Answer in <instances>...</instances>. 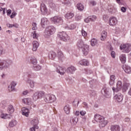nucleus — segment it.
<instances>
[{
  "label": "nucleus",
  "mask_w": 131,
  "mask_h": 131,
  "mask_svg": "<svg viewBox=\"0 0 131 131\" xmlns=\"http://www.w3.org/2000/svg\"><path fill=\"white\" fill-rule=\"evenodd\" d=\"M94 120L99 123L100 127H104V126H106V124H107V121H105L104 117L99 114L95 115Z\"/></svg>",
  "instance_id": "1"
},
{
  "label": "nucleus",
  "mask_w": 131,
  "mask_h": 131,
  "mask_svg": "<svg viewBox=\"0 0 131 131\" xmlns=\"http://www.w3.org/2000/svg\"><path fill=\"white\" fill-rule=\"evenodd\" d=\"M50 21H51L52 23H53V24H59L60 25H62L63 22H64L63 17L58 16H55L51 17L50 18Z\"/></svg>",
  "instance_id": "2"
},
{
  "label": "nucleus",
  "mask_w": 131,
  "mask_h": 131,
  "mask_svg": "<svg viewBox=\"0 0 131 131\" xmlns=\"http://www.w3.org/2000/svg\"><path fill=\"white\" fill-rule=\"evenodd\" d=\"M13 62L11 60L0 61V70H4L9 68L12 65Z\"/></svg>",
  "instance_id": "3"
},
{
  "label": "nucleus",
  "mask_w": 131,
  "mask_h": 131,
  "mask_svg": "<svg viewBox=\"0 0 131 131\" xmlns=\"http://www.w3.org/2000/svg\"><path fill=\"white\" fill-rule=\"evenodd\" d=\"M120 50H121L123 53L128 54L131 51V45L129 43L121 45Z\"/></svg>",
  "instance_id": "4"
},
{
  "label": "nucleus",
  "mask_w": 131,
  "mask_h": 131,
  "mask_svg": "<svg viewBox=\"0 0 131 131\" xmlns=\"http://www.w3.org/2000/svg\"><path fill=\"white\" fill-rule=\"evenodd\" d=\"M56 100V96L52 94H47L44 97V101L46 103H54Z\"/></svg>",
  "instance_id": "5"
},
{
  "label": "nucleus",
  "mask_w": 131,
  "mask_h": 131,
  "mask_svg": "<svg viewBox=\"0 0 131 131\" xmlns=\"http://www.w3.org/2000/svg\"><path fill=\"white\" fill-rule=\"evenodd\" d=\"M57 36L63 41H67L69 39L68 35L65 32H59L57 34Z\"/></svg>",
  "instance_id": "6"
},
{
  "label": "nucleus",
  "mask_w": 131,
  "mask_h": 131,
  "mask_svg": "<svg viewBox=\"0 0 131 131\" xmlns=\"http://www.w3.org/2000/svg\"><path fill=\"white\" fill-rule=\"evenodd\" d=\"M122 88V81L121 80H119L117 81L116 83V88L115 87L112 88L113 92H114V94L115 93H118L119 91L121 90Z\"/></svg>",
  "instance_id": "7"
},
{
  "label": "nucleus",
  "mask_w": 131,
  "mask_h": 131,
  "mask_svg": "<svg viewBox=\"0 0 131 131\" xmlns=\"http://www.w3.org/2000/svg\"><path fill=\"white\" fill-rule=\"evenodd\" d=\"M101 93L105 98H111V89L109 88H104L101 91Z\"/></svg>",
  "instance_id": "8"
},
{
  "label": "nucleus",
  "mask_w": 131,
  "mask_h": 131,
  "mask_svg": "<svg viewBox=\"0 0 131 131\" xmlns=\"http://www.w3.org/2000/svg\"><path fill=\"white\" fill-rule=\"evenodd\" d=\"M45 95V92L42 91H39L35 92L33 95V100L36 101L40 98H41Z\"/></svg>",
  "instance_id": "9"
},
{
  "label": "nucleus",
  "mask_w": 131,
  "mask_h": 131,
  "mask_svg": "<svg viewBox=\"0 0 131 131\" xmlns=\"http://www.w3.org/2000/svg\"><path fill=\"white\" fill-rule=\"evenodd\" d=\"M41 26L43 28H45L46 26H48L50 24V21H49V19L46 17H43L41 19Z\"/></svg>",
  "instance_id": "10"
},
{
  "label": "nucleus",
  "mask_w": 131,
  "mask_h": 131,
  "mask_svg": "<svg viewBox=\"0 0 131 131\" xmlns=\"http://www.w3.org/2000/svg\"><path fill=\"white\" fill-rule=\"evenodd\" d=\"M40 11L42 15H47L48 14V8L45 4L41 3L40 5Z\"/></svg>",
  "instance_id": "11"
},
{
  "label": "nucleus",
  "mask_w": 131,
  "mask_h": 131,
  "mask_svg": "<svg viewBox=\"0 0 131 131\" xmlns=\"http://www.w3.org/2000/svg\"><path fill=\"white\" fill-rule=\"evenodd\" d=\"M48 5L50 8L52 10H54V11H56V10L58 9V6L54 3L53 0H49L48 2Z\"/></svg>",
  "instance_id": "12"
},
{
  "label": "nucleus",
  "mask_w": 131,
  "mask_h": 131,
  "mask_svg": "<svg viewBox=\"0 0 131 131\" xmlns=\"http://www.w3.org/2000/svg\"><path fill=\"white\" fill-rule=\"evenodd\" d=\"M82 53L84 56H86L90 52V46L89 45H84L83 47L81 48Z\"/></svg>",
  "instance_id": "13"
},
{
  "label": "nucleus",
  "mask_w": 131,
  "mask_h": 131,
  "mask_svg": "<svg viewBox=\"0 0 131 131\" xmlns=\"http://www.w3.org/2000/svg\"><path fill=\"white\" fill-rule=\"evenodd\" d=\"M114 99L116 100L117 102H122V100H123V95L121 94V93H118L114 96Z\"/></svg>",
  "instance_id": "14"
},
{
  "label": "nucleus",
  "mask_w": 131,
  "mask_h": 131,
  "mask_svg": "<svg viewBox=\"0 0 131 131\" xmlns=\"http://www.w3.org/2000/svg\"><path fill=\"white\" fill-rule=\"evenodd\" d=\"M108 23L110 26H115L117 24V18L115 17H111L109 19Z\"/></svg>",
  "instance_id": "15"
},
{
  "label": "nucleus",
  "mask_w": 131,
  "mask_h": 131,
  "mask_svg": "<svg viewBox=\"0 0 131 131\" xmlns=\"http://www.w3.org/2000/svg\"><path fill=\"white\" fill-rule=\"evenodd\" d=\"M56 72L58 73H59V74H60L61 75H63L65 74V72H66V69L60 66H58L56 68Z\"/></svg>",
  "instance_id": "16"
},
{
  "label": "nucleus",
  "mask_w": 131,
  "mask_h": 131,
  "mask_svg": "<svg viewBox=\"0 0 131 131\" xmlns=\"http://www.w3.org/2000/svg\"><path fill=\"white\" fill-rule=\"evenodd\" d=\"M17 85L16 82H12L8 86V90L9 92H13L15 91V86Z\"/></svg>",
  "instance_id": "17"
},
{
  "label": "nucleus",
  "mask_w": 131,
  "mask_h": 131,
  "mask_svg": "<svg viewBox=\"0 0 131 131\" xmlns=\"http://www.w3.org/2000/svg\"><path fill=\"white\" fill-rule=\"evenodd\" d=\"M122 68L126 73H127V74H130L131 73L130 67L127 66L126 64H124L122 66Z\"/></svg>",
  "instance_id": "18"
},
{
  "label": "nucleus",
  "mask_w": 131,
  "mask_h": 131,
  "mask_svg": "<svg viewBox=\"0 0 131 131\" xmlns=\"http://www.w3.org/2000/svg\"><path fill=\"white\" fill-rule=\"evenodd\" d=\"M21 111L23 115L26 116V117H28L29 115V109L26 107H23L21 108Z\"/></svg>",
  "instance_id": "19"
},
{
  "label": "nucleus",
  "mask_w": 131,
  "mask_h": 131,
  "mask_svg": "<svg viewBox=\"0 0 131 131\" xmlns=\"http://www.w3.org/2000/svg\"><path fill=\"white\" fill-rule=\"evenodd\" d=\"M76 70V68L74 66H71L67 69V72L68 73H70L71 74H73V73L75 72Z\"/></svg>",
  "instance_id": "20"
},
{
  "label": "nucleus",
  "mask_w": 131,
  "mask_h": 131,
  "mask_svg": "<svg viewBox=\"0 0 131 131\" xmlns=\"http://www.w3.org/2000/svg\"><path fill=\"white\" fill-rule=\"evenodd\" d=\"M65 29H69L70 30H73V29H75L76 28V26L73 24H71L70 25H66L63 26Z\"/></svg>",
  "instance_id": "21"
},
{
  "label": "nucleus",
  "mask_w": 131,
  "mask_h": 131,
  "mask_svg": "<svg viewBox=\"0 0 131 131\" xmlns=\"http://www.w3.org/2000/svg\"><path fill=\"white\" fill-rule=\"evenodd\" d=\"M121 128L119 125H112L111 126V131H120Z\"/></svg>",
  "instance_id": "22"
},
{
  "label": "nucleus",
  "mask_w": 131,
  "mask_h": 131,
  "mask_svg": "<svg viewBox=\"0 0 131 131\" xmlns=\"http://www.w3.org/2000/svg\"><path fill=\"white\" fill-rule=\"evenodd\" d=\"M23 103H24V104H26V105H32V101L31 100V99L30 98H25L22 100Z\"/></svg>",
  "instance_id": "23"
},
{
  "label": "nucleus",
  "mask_w": 131,
  "mask_h": 131,
  "mask_svg": "<svg viewBox=\"0 0 131 131\" xmlns=\"http://www.w3.org/2000/svg\"><path fill=\"white\" fill-rule=\"evenodd\" d=\"M66 19H72L74 17V13L72 12H69L64 15Z\"/></svg>",
  "instance_id": "24"
},
{
  "label": "nucleus",
  "mask_w": 131,
  "mask_h": 131,
  "mask_svg": "<svg viewBox=\"0 0 131 131\" xmlns=\"http://www.w3.org/2000/svg\"><path fill=\"white\" fill-rule=\"evenodd\" d=\"M33 45V51L35 52L37 51V49L38 48V47H39V43L37 42V41H33L32 42Z\"/></svg>",
  "instance_id": "25"
},
{
  "label": "nucleus",
  "mask_w": 131,
  "mask_h": 131,
  "mask_svg": "<svg viewBox=\"0 0 131 131\" xmlns=\"http://www.w3.org/2000/svg\"><path fill=\"white\" fill-rule=\"evenodd\" d=\"M57 57L60 61H63L64 59H65V57L64 56V54L61 51H58L57 52Z\"/></svg>",
  "instance_id": "26"
},
{
  "label": "nucleus",
  "mask_w": 131,
  "mask_h": 131,
  "mask_svg": "<svg viewBox=\"0 0 131 131\" xmlns=\"http://www.w3.org/2000/svg\"><path fill=\"white\" fill-rule=\"evenodd\" d=\"M115 75H112L110 76V79L109 81V84L110 85H114V83H115Z\"/></svg>",
  "instance_id": "27"
},
{
  "label": "nucleus",
  "mask_w": 131,
  "mask_h": 131,
  "mask_svg": "<svg viewBox=\"0 0 131 131\" xmlns=\"http://www.w3.org/2000/svg\"><path fill=\"white\" fill-rule=\"evenodd\" d=\"M78 64L83 66H89L90 63L86 59H82L79 61Z\"/></svg>",
  "instance_id": "28"
},
{
  "label": "nucleus",
  "mask_w": 131,
  "mask_h": 131,
  "mask_svg": "<svg viewBox=\"0 0 131 131\" xmlns=\"http://www.w3.org/2000/svg\"><path fill=\"white\" fill-rule=\"evenodd\" d=\"M17 122L15 120H12L9 123V127H14L17 125Z\"/></svg>",
  "instance_id": "29"
},
{
  "label": "nucleus",
  "mask_w": 131,
  "mask_h": 131,
  "mask_svg": "<svg viewBox=\"0 0 131 131\" xmlns=\"http://www.w3.org/2000/svg\"><path fill=\"white\" fill-rule=\"evenodd\" d=\"M47 29H49V31L52 34L56 32V28L53 26H49L46 28Z\"/></svg>",
  "instance_id": "30"
},
{
  "label": "nucleus",
  "mask_w": 131,
  "mask_h": 131,
  "mask_svg": "<svg viewBox=\"0 0 131 131\" xmlns=\"http://www.w3.org/2000/svg\"><path fill=\"white\" fill-rule=\"evenodd\" d=\"M70 109H71L70 105L67 104L64 106L63 110L66 114H69L70 113Z\"/></svg>",
  "instance_id": "31"
},
{
  "label": "nucleus",
  "mask_w": 131,
  "mask_h": 131,
  "mask_svg": "<svg viewBox=\"0 0 131 131\" xmlns=\"http://www.w3.org/2000/svg\"><path fill=\"white\" fill-rule=\"evenodd\" d=\"M91 45L92 47H96L98 46V40H97L96 38L92 39L91 41Z\"/></svg>",
  "instance_id": "32"
},
{
  "label": "nucleus",
  "mask_w": 131,
  "mask_h": 131,
  "mask_svg": "<svg viewBox=\"0 0 131 131\" xmlns=\"http://www.w3.org/2000/svg\"><path fill=\"white\" fill-rule=\"evenodd\" d=\"M52 34L49 31V29L46 28L44 32V36L45 37H50Z\"/></svg>",
  "instance_id": "33"
},
{
  "label": "nucleus",
  "mask_w": 131,
  "mask_h": 131,
  "mask_svg": "<svg viewBox=\"0 0 131 131\" xmlns=\"http://www.w3.org/2000/svg\"><path fill=\"white\" fill-rule=\"evenodd\" d=\"M106 37H107V32L103 31L101 33L100 39L101 40H105V39H106Z\"/></svg>",
  "instance_id": "34"
},
{
  "label": "nucleus",
  "mask_w": 131,
  "mask_h": 131,
  "mask_svg": "<svg viewBox=\"0 0 131 131\" xmlns=\"http://www.w3.org/2000/svg\"><path fill=\"white\" fill-rule=\"evenodd\" d=\"M7 111L10 114H12V113H14V110L13 105H8Z\"/></svg>",
  "instance_id": "35"
},
{
  "label": "nucleus",
  "mask_w": 131,
  "mask_h": 131,
  "mask_svg": "<svg viewBox=\"0 0 131 131\" xmlns=\"http://www.w3.org/2000/svg\"><path fill=\"white\" fill-rule=\"evenodd\" d=\"M77 46L78 47V48L81 49L84 46H85V45H84L83 41H82V39H79L78 40Z\"/></svg>",
  "instance_id": "36"
},
{
  "label": "nucleus",
  "mask_w": 131,
  "mask_h": 131,
  "mask_svg": "<svg viewBox=\"0 0 131 131\" xmlns=\"http://www.w3.org/2000/svg\"><path fill=\"white\" fill-rule=\"evenodd\" d=\"M120 59L121 62L123 63V64H124V63L126 62V57L125 56V54H122L120 56Z\"/></svg>",
  "instance_id": "37"
},
{
  "label": "nucleus",
  "mask_w": 131,
  "mask_h": 131,
  "mask_svg": "<svg viewBox=\"0 0 131 131\" xmlns=\"http://www.w3.org/2000/svg\"><path fill=\"white\" fill-rule=\"evenodd\" d=\"M56 53L52 51L50 52V53L49 55V59H51V60H54L55 58H56Z\"/></svg>",
  "instance_id": "38"
},
{
  "label": "nucleus",
  "mask_w": 131,
  "mask_h": 131,
  "mask_svg": "<svg viewBox=\"0 0 131 131\" xmlns=\"http://www.w3.org/2000/svg\"><path fill=\"white\" fill-rule=\"evenodd\" d=\"M78 121V119L76 117L72 118L70 120V122L73 125H74V124H76Z\"/></svg>",
  "instance_id": "39"
},
{
  "label": "nucleus",
  "mask_w": 131,
  "mask_h": 131,
  "mask_svg": "<svg viewBox=\"0 0 131 131\" xmlns=\"http://www.w3.org/2000/svg\"><path fill=\"white\" fill-rule=\"evenodd\" d=\"M77 8L78 10H79V11H80L81 12L82 11H83V10H84V6L81 3L77 4Z\"/></svg>",
  "instance_id": "40"
},
{
  "label": "nucleus",
  "mask_w": 131,
  "mask_h": 131,
  "mask_svg": "<svg viewBox=\"0 0 131 131\" xmlns=\"http://www.w3.org/2000/svg\"><path fill=\"white\" fill-rule=\"evenodd\" d=\"M27 74L29 78H35V77H36V75L31 72L27 73Z\"/></svg>",
  "instance_id": "41"
},
{
  "label": "nucleus",
  "mask_w": 131,
  "mask_h": 131,
  "mask_svg": "<svg viewBox=\"0 0 131 131\" xmlns=\"http://www.w3.org/2000/svg\"><path fill=\"white\" fill-rule=\"evenodd\" d=\"M31 123L32 125L34 126H37V124H38V119H34L31 121Z\"/></svg>",
  "instance_id": "42"
},
{
  "label": "nucleus",
  "mask_w": 131,
  "mask_h": 131,
  "mask_svg": "<svg viewBox=\"0 0 131 131\" xmlns=\"http://www.w3.org/2000/svg\"><path fill=\"white\" fill-rule=\"evenodd\" d=\"M27 82L29 83L31 88H34V81L31 80L30 79H28L27 80Z\"/></svg>",
  "instance_id": "43"
},
{
  "label": "nucleus",
  "mask_w": 131,
  "mask_h": 131,
  "mask_svg": "<svg viewBox=\"0 0 131 131\" xmlns=\"http://www.w3.org/2000/svg\"><path fill=\"white\" fill-rule=\"evenodd\" d=\"M129 85H130V84L129 83H124L123 84V91H124L125 92V91H127Z\"/></svg>",
  "instance_id": "44"
},
{
  "label": "nucleus",
  "mask_w": 131,
  "mask_h": 131,
  "mask_svg": "<svg viewBox=\"0 0 131 131\" xmlns=\"http://www.w3.org/2000/svg\"><path fill=\"white\" fill-rule=\"evenodd\" d=\"M41 69V67L38 64L34 66V70L35 71H39Z\"/></svg>",
  "instance_id": "45"
},
{
  "label": "nucleus",
  "mask_w": 131,
  "mask_h": 131,
  "mask_svg": "<svg viewBox=\"0 0 131 131\" xmlns=\"http://www.w3.org/2000/svg\"><path fill=\"white\" fill-rule=\"evenodd\" d=\"M89 93L91 97H94V96H96V91H94V90H90L89 91Z\"/></svg>",
  "instance_id": "46"
},
{
  "label": "nucleus",
  "mask_w": 131,
  "mask_h": 131,
  "mask_svg": "<svg viewBox=\"0 0 131 131\" xmlns=\"http://www.w3.org/2000/svg\"><path fill=\"white\" fill-rule=\"evenodd\" d=\"M81 34L83 37H85L88 35V33H86V32H85V31H84V29H82L81 30Z\"/></svg>",
  "instance_id": "47"
},
{
  "label": "nucleus",
  "mask_w": 131,
  "mask_h": 131,
  "mask_svg": "<svg viewBox=\"0 0 131 131\" xmlns=\"http://www.w3.org/2000/svg\"><path fill=\"white\" fill-rule=\"evenodd\" d=\"M8 114H2L1 115V117L2 118V119H7V118L8 117Z\"/></svg>",
  "instance_id": "48"
},
{
  "label": "nucleus",
  "mask_w": 131,
  "mask_h": 131,
  "mask_svg": "<svg viewBox=\"0 0 131 131\" xmlns=\"http://www.w3.org/2000/svg\"><path fill=\"white\" fill-rule=\"evenodd\" d=\"M70 2H71L70 0H63L62 3L64 4V5H70Z\"/></svg>",
  "instance_id": "49"
},
{
  "label": "nucleus",
  "mask_w": 131,
  "mask_h": 131,
  "mask_svg": "<svg viewBox=\"0 0 131 131\" xmlns=\"http://www.w3.org/2000/svg\"><path fill=\"white\" fill-rule=\"evenodd\" d=\"M32 36L33 38H37V34H36V31H34L32 32Z\"/></svg>",
  "instance_id": "50"
},
{
  "label": "nucleus",
  "mask_w": 131,
  "mask_h": 131,
  "mask_svg": "<svg viewBox=\"0 0 131 131\" xmlns=\"http://www.w3.org/2000/svg\"><path fill=\"white\" fill-rule=\"evenodd\" d=\"M82 106L83 108H85L86 109H89V104H88V103L85 102H83L82 103Z\"/></svg>",
  "instance_id": "51"
},
{
  "label": "nucleus",
  "mask_w": 131,
  "mask_h": 131,
  "mask_svg": "<svg viewBox=\"0 0 131 131\" xmlns=\"http://www.w3.org/2000/svg\"><path fill=\"white\" fill-rule=\"evenodd\" d=\"M91 21H96V19H97V16L96 15H93L89 16Z\"/></svg>",
  "instance_id": "52"
},
{
  "label": "nucleus",
  "mask_w": 131,
  "mask_h": 131,
  "mask_svg": "<svg viewBox=\"0 0 131 131\" xmlns=\"http://www.w3.org/2000/svg\"><path fill=\"white\" fill-rule=\"evenodd\" d=\"M38 129V126H33L30 128V131H35V129Z\"/></svg>",
  "instance_id": "53"
},
{
  "label": "nucleus",
  "mask_w": 131,
  "mask_h": 131,
  "mask_svg": "<svg viewBox=\"0 0 131 131\" xmlns=\"http://www.w3.org/2000/svg\"><path fill=\"white\" fill-rule=\"evenodd\" d=\"M90 6H96L97 5V2L95 1H91L89 3Z\"/></svg>",
  "instance_id": "54"
},
{
  "label": "nucleus",
  "mask_w": 131,
  "mask_h": 131,
  "mask_svg": "<svg viewBox=\"0 0 131 131\" xmlns=\"http://www.w3.org/2000/svg\"><path fill=\"white\" fill-rule=\"evenodd\" d=\"M32 26H33V27L32 28V30H37V27H36V23H33Z\"/></svg>",
  "instance_id": "55"
},
{
  "label": "nucleus",
  "mask_w": 131,
  "mask_h": 131,
  "mask_svg": "<svg viewBox=\"0 0 131 131\" xmlns=\"http://www.w3.org/2000/svg\"><path fill=\"white\" fill-rule=\"evenodd\" d=\"M17 15V13L13 12L12 13L11 15L10 16L11 19L15 18V16Z\"/></svg>",
  "instance_id": "56"
},
{
  "label": "nucleus",
  "mask_w": 131,
  "mask_h": 131,
  "mask_svg": "<svg viewBox=\"0 0 131 131\" xmlns=\"http://www.w3.org/2000/svg\"><path fill=\"white\" fill-rule=\"evenodd\" d=\"M5 53V50L2 47H0V56H2Z\"/></svg>",
  "instance_id": "57"
},
{
  "label": "nucleus",
  "mask_w": 131,
  "mask_h": 131,
  "mask_svg": "<svg viewBox=\"0 0 131 131\" xmlns=\"http://www.w3.org/2000/svg\"><path fill=\"white\" fill-rule=\"evenodd\" d=\"M81 19V15H76V20H77V21H79V20Z\"/></svg>",
  "instance_id": "58"
},
{
  "label": "nucleus",
  "mask_w": 131,
  "mask_h": 131,
  "mask_svg": "<svg viewBox=\"0 0 131 131\" xmlns=\"http://www.w3.org/2000/svg\"><path fill=\"white\" fill-rule=\"evenodd\" d=\"M31 62L33 65H36L37 63V60H36V59H32Z\"/></svg>",
  "instance_id": "59"
},
{
  "label": "nucleus",
  "mask_w": 131,
  "mask_h": 131,
  "mask_svg": "<svg viewBox=\"0 0 131 131\" xmlns=\"http://www.w3.org/2000/svg\"><path fill=\"white\" fill-rule=\"evenodd\" d=\"M80 114L82 116H84L86 114V112L84 111H81L80 112Z\"/></svg>",
  "instance_id": "60"
},
{
  "label": "nucleus",
  "mask_w": 131,
  "mask_h": 131,
  "mask_svg": "<svg viewBox=\"0 0 131 131\" xmlns=\"http://www.w3.org/2000/svg\"><path fill=\"white\" fill-rule=\"evenodd\" d=\"M121 11L123 13H125L126 12V7H122L121 8Z\"/></svg>",
  "instance_id": "61"
},
{
  "label": "nucleus",
  "mask_w": 131,
  "mask_h": 131,
  "mask_svg": "<svg viewBox=\"0 0 131 131\" xmlns=\"http://www.w3.org/2000/svg\"><path fill=\"white\" fill-rule=\"evenodd\" d=\"M7 16H10V15L12 14V10H11V9H8L7 11Z\"/></svg>",
  "instance_id": "62"
},
{
  "label": "nucleus",
  "mask_w": 131,
  "mask_h": 131,
  "mask_svg": "<svg viewBox=\"0 0 131 131\" xmlns=\"http://www.w3.org/2000/svg\"><path fill=\"white\" fill-rule=\"evenodd\" d=\"M90 21H91V18H90V16L87 17L86 19H85L84 20V21L86 23H89V22H90Z\"/></svg>",
  "instance_id": "63"
},
{
  "label": "nucleus",
  "mask_w": 131,
  "mask_h": 131,
  "mask_svg": "<svg viewBox=\"0 0 131 131\" xmlns=\"http://www.w3.org/2000/svg\"><path fill=\"white\" fill-rule=\"evenodd\" d=\"M7 27H9V28H12V27H13V25L10 24H7Z\"/></svg>",
  "instance_id": "64"
}]
</instances>
